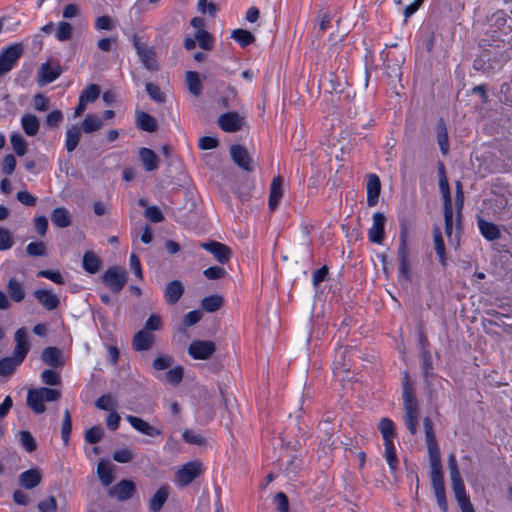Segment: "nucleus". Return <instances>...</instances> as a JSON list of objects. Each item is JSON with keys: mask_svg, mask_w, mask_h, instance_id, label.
Instances as JSON below:
<instances>
[{"mask_svg": "<svg viewBox=\"0 0 512 512\" xmlns=\"http://www.w3.org/2000/svg\"><path fill=\"white\" fill-rule=\"evenodd\" d=\"M135 486L134 483L129 480H122L117 483L111 490V494L114 495L117 499L123 501L129 499L133 492Z\"/></svg>", "mask_w": 512, "mask_h": 512, "instance_id": "nucleus-21", "label": "nucleus"}, {"mask_svg": "<svg viewBox=\"0 0 512 512\" xmlns=\"http://www.w3.org/2000/svg\"><path fill=\"white\" fill-rule=\"evenodd\" d=\"M96 407L101 410L110 411L116 408V400L110 394H105L99 397L95 403Z\"/></svg>", "mask_w": 512, "mask_h": 512, "instance_id": "nucleus-49", "label": "nucleus"}, {"mask_svg": "<svg viewBox=\"0 0 512 512\" xmlns=\"http://www.w3.org/2000/svg\"><path fill=\"white\" fill-rule=\"evenodd\" d=\"M37 301L47 310L51 311L59 306V297L48 289H37L33 292Z\"/></svg>", "mask_w": 512, "mask_h": 512, "instance_id": "nucleus-16", "label": "nucleus"}, {"mask_svg": "<svg viewBox=\"0 0 512 512\" xmlns=\"http://www.w3.org/2000/svg\"><path fill=\"white\" fill-rule=\"evenodd\" d=\"M72 430V421L69 410H65L63 414L62 426H61V437L64 445L69 442L70 434Z\"/></svg>", "mask_w": 512, "mask_h": 512, "instance_id": "nucleus-44", "label": "nucleus"}, {"mask_svg": "<svg viewBox=\"0 0 512 512\" xmlns=\"http://www.w3.org/2000/svg\"><path fill=\"white\" fill-rule=\"evenodd\" d=\"M215 344L211 341L195 340L188 347V354L197 360H206L215 352Z\"/></svg>", "mask_w": 512, "mask_h": 512, "instance_id": "nucleus-10", "label": "nucleus"}, {"mask_svg": "<svg viewBox=\"0 0 512 512\" xmlns=\"http://www.w3.org/2000/svg\"><path fill=\"white\" fill-rule=\"evenodd\" d=\"M478 228L484 238L489 241L496 240L500 238V230L492 222L485 221L483 219L478 220Z\"/></svg>", "mask_w": 512, "mask_h": 512, "instance_id": "nucleus-27", "label": "nucleus"}, {"mask_svg": "<svg viewBox=\"0 0 512 512\" xmlns=\"http://www.w3.org/2000/svg\"><path fill=\"white\" fill-rule=\"evenodd\" d=\"M39 512H56L57 501L53 496H50L38 503Z\"/></svg>", "mask_w": 512, "mask_h": 512, "instance_id": "nucleus-62", "label": "nucleus"}, {"mask_svg": "<svg viewBox=\"0 0 512 512\" xmlns=\"http://www.w3.org/2000/svg\"><path fill=\"white\" fill-rule=\"evenodd\" d=\"M26 252L31 256H44L46 246L43 242H31L27 245Z\"/></svg>", "mask_w": 512, "mask_h": 512, "instance_id": "nucleus-63", "label": "nucleus"}, {"mask_svg": "<svg viewBox=\"0 0 512 512\" xmlns=\"http://www.w3.org/2000/svg\"><path fill=\"white\" fill-rule=\"evenodd\" d=\"M169 496V487L167 485L161 486L149 501V510L151 512H158L163 507Z\"/></svg>", "mask_w": 512, "mask_h": 512, "instance_id": "nucleus-23", "label": "nucleus"}, {"mask_svg": "<svg viewBox=\"0 0 512 512\" xmlns=\"http://www.w3.org/2000/svg\"><path fill=\"white\" fill-rule=\"evenodd\" d=\"M126 420L136 431L146 436L154 437L162 434V431L160 429L150 425L148 422H146L140 417L127 415Z\"/></svg>", "mask_w": 512, "mask_h": 512, "instance_id": "nucleus-13", "label": "nucleus"}, {"mask_svg": "<svg viewBox=\"0 0 512 512\" xmlns=\"http://www.w3.org/2000/svg\"><path fill=\"white\" fill-rule=\"evenodd\" d=\"M103 283L114 293H119L127 282V273L120 267H110L102 275Z\"/></svg>", "mask_w": 512, "mask_h": 512, "instance_id": "nucleus-6", "label": "nucleus"}, {"mask_svg": "<svg viewBox=\"0 0 512 512\" xmlns=\"http://www.w3.org/2000/svg\"><path fill=\"white\" fill-rule=\"evenodd\" d=\"M136 124L143 131L155 132L157 130V123L154 117L143 111L136 112Z\"/></svg>", "mask_w": 512, "mask_h": 512, "instance_id": "nucleus-26", "label": "nucleus"}, {"mask_svg": "<svg viewBox=\"0 0 512 512\" xmlns=\"http://www.w3.org/2000/svg\"><path fill=\"white\" fill-rule=\"evenodd\" d=\"M367 189V205L370 207L378 203V198L381 191L380 179L376 174H370L366 183Z\"/></svg>", "mask_w": 512, "mask_h": 512, "instance_id": "nucleus-17", "label": "nucleus"}, {"mask_svg": "<svg viewBox=\"0 0 512 512\" xmlns=\"http://www.w3.org/2000/svg\"><path fill=\"white\" fill-rule=\"evenodd\" d=\"M97 473L104 486H109L113 482L112 469L109 463L101 460L97 466Z\"/></svg>", "mask_w": 512, "mask_h": 512, "instance_id": "nucleus-40", "label": "nucleus"}, {"mask_svg": "<svg viewBox=\"0 0 512 512\" xmlns=\"http://www.w3.org/2000/svg\"><path fill=\"white\" fill-rule=\"evenodd\" d=\"M437 131V143L443 155H447L449 152V139L446 124L443 120H440L436 126Z\"/></svg>", "mask_w": 512, "mask_h": 512, "instance_id": "nucleus-32", "label": "nucleus"}, {"mask_svg": "<svg viewBox=\"0 0 512 512\" xmlns=\"http://www.w3.org/2000/svg\"><path fill=\"white\" fill-rule=\"evenodd\" d=\"M81 138V129L77 125L69 127L66 131L65 148L68 152L76 149Z\"/></svg>", "mask_w": 512, "mask_h": 512, "instance_id": "nucleus-30", "label": "nucleus"}, {"mask_svg": "<svg viewBox=\"0 0 512 512\" xmlns=\"http://www.w3.org/2000/svg\"><path fill=\"white\" fill-rule=\"evenodd\" d=\"M398 273L401 279L410 281L411 264L410 250L408 247V238L406 228H402L399 235V243L397 248Z\"/></svg>", "mask_w": 512, "mask_h": 512, "instance_id": "nucleus-3", "label": "nucleus"}, {"mask_svg": "<svg viewBox=\"0 0 512 512\" xmlns=\"http://www.w3.org/2000/svg\"><path fill=\"white\" fill-rule=\"evenodd\" d=\"M104 431L99 426H93L85 432V440L91 444L98 443L103 437Z\"/></svg>", "mask_w": 512, "mask_h": 512, "instance_id": "nucleus-56", "label": "nucleus"}, {"mask_svg": "<svg viewBox=\"0 0 512 512\" xmlns=\"http://www.w3.org/2000/svg\"><path fill=\"white\" fill-rule=\"evenodd\" d=\"M21 126L28 136H35L39 131V119L33 114H25L21 118Z\"/></svg>", "mask_w": 512, "mask_h": 512, "instance_id": "nucleus-29", "label": "nucleus"}, {"mask_svg": "<svg viewBox=\"0 0 512 512\" xmlns=\"http://www.w3.org/2000/svg\"><path fill=\"white\" fill-rule=\"evenodd\" d=\"M37 276L49 279L56 284H64L65 283V279L59 271L40 270L37 272Z\"/></svg>", "mask_w": 512, "mask_h": 512, "instance_id": "nucleus-59", "label": "nucleus"}, {"mask_svg": "<svg viewBox=\"0 0 512 512\" xmlns=\"http://www.w3.org/2000/svg\"><path fill=\"white\" fill-rule=\"evenodd\" d=\"M230 154L233 161L243 170L252 171L253 163L247 149L241 145H232Z\"/></svg>", "mask_w": 512, "mask_h": 512, "instance_id": "nucleus-11", "label": "nucleus"}, {"mask_svg": "<svg viewBox=\"0 0 512 512\" xmlns=\"http://www.w3.org/2000/svg\"><path fill=\"white\" fill-rule=\"evenodd\" d=\"M386 216L382 212H375L372 217V225L368 229L370 242L381 245L385 237Z\"/></svg>", "mask_w": 512, "mask_h": 512, "instance_id": "nucleus-8", "label": "nucleus"}, {"mask_svg": "<svg viewBox=\"0 0 512 512\" xmlns=\"http://www.w3.org/2000/svg\"><path fill=\"white\" fill-rule=\"evenodd\" d=\"M427 449L429 453L430 468L441 467V458L438 445H428Z\"/></svg>", "mask_w": 512, "mask_h": 512, "instance_id": "nucleus-58", "label": "nucleus"}, {"mask_svg": "<svg viewBox=\"0 0 512 512\" xmlns=\"http://www.w3.org/2000/svg\"><path fill=\"white\" fill-rule=\"evenodd\" d=\"M21 364L14 357H8L0 360V375L7 376L13 373L17 366Z\"/></svg>", "mask_w": 512, "mask_h": 512, "instance_id": "nucleus-47", "label": "nucleus"}, {"mask_svg": "<svg viewBox=\"0 0 512 512\" xmlns=\"http://www.w3.org/2000/svg\"><path fill=\"white\" fill-rule=\"evenodd\" d=\"M133 457V451L127 448L116 450L113 453V459L119 463H128Z\"/></svg>", "mask_w": 512, "mask_h": 512, "instance_id": "nucleus-64", "label": "nucleus"}, {"mask_svg": "<svg viewBox=\"0 0 512 512\" xmlns=\"http://www.w3.org/2000/svg\"><path fill=\"white\" fill-rule=\"evenodd\" d=\"M7 291L10 298L15 302H21L25 297L24 285L15 278H11L7 284Z\"/></svg>", "mask_w": 512, "mask_h": 512, "instance_id": "nucleus-33", "label": "nucleus"}, {"mask_svg": "<svg viewBox=\"0 0 512 512\" xmlns=\"http://www.w3.org/2000/svg\"><path fill=\"white\" fill-rule=\"evenodd\" d=\"M61 397V391L54 388L40 387L29 389L27 393V405L36 413L42 414L45 410V402H54Z\"/></svg>", "mask_w": 512, "mask_h": 512, "instance_id": "nucleus-2", "label": "nucleus"}, {"mask_svg": "<svg viewBox=\"0 0 512 512\" xmlns=\"http://www.w3.org/2000/svg\"><path fill=\"white\" fill-rule=\"evenodd\" d=\"M139 157L146 171H154L158 168L159 159L153 150L141 148Z\"/></svg>", "mask_w": 512, "mask_h": 512, "instance_id": "nucleus-24", "label": "nucleus"}, {"mask_svg": "<svg viewBox=\"0 0 512 512\" xmlns=\"http://www.w3.org/2000/svg\"><path fill=\"white\" fill-rule=\"evenodd\" d=\"M385 447V458L389 467L394 470L397 466L396 450L393 441L384 443Z\"/></svg>", "mask_w": 512, "mask_h": 512, "instance_id": "nucleus-51", "label": "nucleus"}, {"mask_svg": "<svg viewBox=\"0 0 512 512\" xmlns=\"http://www.w3.org/2000/svg\"><path fill=\"white\" fill-rule=\"evenodd\" d=\"M223 303V299L219 295H211L203 298L201 302V307L206 312H215L217 311Z\"/></svg>", "mask_w": 512, "mask_h": 512, "instance_id": "nucleus-41", "label": "nucleus"}, {"mask_svg": "<svg viewBox=\"0 0 512 512\" xmlns=\"http://www.w3.org/2000/svg\"><path fill=\"white\" fill-rule=\"evenodd\" d=\"M10 142L14 152L18 156H23L27 151V142L20 133H13L10 137Z\"/></svg>", "mask_w": 512, "mask_h": 512, "instance_id": "nucleus-42", "label": "nucleus"}, {"mask_svg": "<svg viewBox=\"0 0 512 512\" xmlns=\"http://www.w3.org/2000/svg\"><path fill=\"white\" fill-rule=\"evenodd\" d=\"M431 483L433 490L445 488L442 467L431 468Z\"/></svg>", "mask_w": 512, "mask_h": 512, "instance_id": "nucleus-60", "label": "nucleus"}, {"mask_svg": "<svg viewBox=\"0 0 512 512\" xmlns=\"http://www.w3.org/2000/svg\"><path fill=\"white\" fill-rule=\"evenodd\" d=\"M200 246H201V248H203L206 251L213 254V256L220 263H225L230 258V255H231L230 249L226 245H224L220 242L210 241V242H206V243H201Z\"/></svg>", "mask_w": 512, "mask_h": 512, "instance_id": "nucleus-14", "label": "nucleus"}, {"mask_svg": "<svg viewBox=\"0 0 512 512\" xmlns=\"http://www.w3.org/2000/svg\"><path fill=\"white\" fill-rule=\"evenodd\" d=\"M347 348L346 347H340L336 350L335 358L333 361V369L336 372L337 370L348 372L350 370L349 363L346 362V354H347Z\"/></svg>", "mask_w": 512, "mask_h": 512, "instance_id": "nucleus-38", "label": "nucleus"}, {"mask_svg": "<svg viewBox=\"0 0 512 512\" xmlns=\"http://www.w3.org/2000/svg\"><path fill=\"white\" fill-rule=\"evenodd\" d=\"M72 30L73 29L70 23L61 21L57 25L55 33L56 38L61 42L68 41L72 37Z\"/></svg>", "mask_w": 512, "mask_h": 512, "instance_id": "nucleus-48", "label": "nucleus"}, {"mask_svg": "<svg viewBox=\"0 0 512 512\" xmlns=\"http://www.w3.org/2000/svg\"><path fill=\"white\" fill-rule=\"evenodd\" d=\"M186 85L191 94L199 96L202 90V83L198 73L193 71L186 72Z\"/></svg>", "mask_w": 512, "mask_h": 512, "instance_id": "nucleus-35", "label": "nucleus"}, {"mask_svg": "<svg viewBox=\"0 0 512 512\" xmlns=\"http://www.w3.org/2000/svg\"><path fill=\"white\" fill-rule=\"evenodd\" d=\"M82 265L86 272L95 274L101 269L102 261L94 252L87 251L83 255Z\"/></svg>", "mask_w": 512, "mask_h": 512, "instance_id": "nucleus-25", "label": "nucleus"}, {"mask_svg": "<svg viewBox=\"0 0 512 512\" xmlns=\"http://www.w3.org/2000/svg\"><path fill=\"white\" fill-rule=\"evenodd\" d=\"M23 54V46L16 43L7 47L0 54V76L8 73L16 65Z\"/></svg>", "mask_w": 512, "mask_h": 512, "instance_id": "nucleus-7", "label": "nucleus"}, {"mask_svg": "<svg viewBox=\"0 0 512 512\" xmlns=\"http://www.w3.org/2000/svg\"><path fill=\"white\" fill-rule=\"evenodd\" d=\"M403 404L405 410L404 421L407 429L412 435L418 430V403L408 383V373L405 372V382L403 383Z\"/></svg>", "mask_w": 512, "mask_h": 512, "instance_id": "nucleus-1", "label": "nucleus"}, {"mask_svg": "<svg viewBox=\"0 0 512 512\" xmlns=\"http://www.w3.org/2000/svg\"><path fill=\"white\" fill-rule=\"evenodd\" d=\"M217 122L224 132L235 133L242 129L244 117L238 112L232 111L220 115Z\"/></svg>", "mask_w": 512, "mask_h": 512, "instance_id": "nucleus-9", "label": "nucleus"}, {"mask_svg": "<svg viewBox=\"0 0 512 512\" xmlns=\"http://www.w3.org/2000/svg\"><path fill=\"white\" fill-rule=\"evenodd\" d=\"M422 357V370H423V376L426 381H429L430 377H434L432 370V358L428 351L424 350L421 354Z\"/></svg>", "mask_w": 512, "mask_h": 512, "instance_id": "nucleus-50", "label": "nucleus"}, {"mask_svg": "<svg viewBox=\"0 0 512 512\" xmlns=\"http://www.w3.org/2000/svg\"><path fill=\"white\" fill-rule=\"evenodd\" d=\"M135 48H136L137 54H138L141 62L143 63V65L148 70H151V71L156 70L157 62L155 59L154 51L150 48L140 45L139 43L135 44Z\"/></svg>", "mask_w": 512, "mask_h": 512, "instance_id": "nucleus-19", "label": "nucleus"}, {"mask_svg": "<svg viewBox=\"0 0 512 512\" xmlns=\"http://www.w3.org/2000/svg\"><path fill=\"white\" fill-rule=\"evenodd\" d=\"M145 217L152 223H160L164 220L161 210L155 205L146 207Z\"/></svg>", "mask_w": 512, "mask_h": 512, "instance_id": "nucleus-57", "label": "nucleus"}, {"mask_svg": "<svg viewBox=\"0 0 512 512\" xmlns=\"http://www.w3.org/2000/svg\"><path fill=\"white\" fill-rule=\"evenodd\" d=\"M153 343H154V336L145 330L138 331L134 335L133 340H132L133 348L136 351L149 350L152 347Z\"/></svg>", "mask_w": 512, "mask_h": 512, "instance_id": "nucleus-18", "label": "nucleus"}, {"mask_svg": "<svg viewBox=\"0 0 512 512\" xmlns=\"http://www.w3.org/2000/svg\"><path fill=\"white\" fill-rule=\"evenodd\" d=\"M41 380L43 383L50 385V386H56L61 383V377L60 374L54 370H44L41 374Z\"/></svg>", "mask_w": 512, "mask_h": 512, "instance_id": "nucleus-52", "label": "nucleus"}, {"mask_svg": "<svg viewBox=\"0 0 512 512\" xmlns=\"http://www.w3.org/2000/svg\"><path fill=\"white\" fill-rule=\"evenodd\" d=\"M43 475L40 469L32 468L26 470L19 475V484L27 490L34 489L42 481Z\"/></svg>", "mask_w": 512, "mask_h": 512, "instance_id": "nucleus-12", "label": "nucleus"}, {"mask_svg": "<svg viewBox=\"0 0 512 512\" xmlns=\"http://www.w3.org/2000/svg\"><path fill=\"white\" fill-rule=\"evenodd\" d=\"M231 37L238 42L242 47H246L253 43L255 37L253 34L244 29H236L232 32Z\"/></svg>", "mask_w": 512, "mask_h": 512, "instance_id": "nucleus-43", "label": "nucleus"}, {"mask_svg": "<svg viewBox=\"0 0 512 512\" xmlns=\"http://www.w3.org/2000/svg\"><path fill=\"white\" fill-rule=\"evenodd\" d=\"M15 342L16 345L12 357H14L15 359H17V361H20L22 363L29 351L27 334L24 328H20L16 331Z\"/></svg>", "mask_w": 512, "mask_h": 512, "instance_id": "nucleus-15", "label": "nucleus"}, {"mask_svg": "<svg viewBox=\"0 0 512 512\" xmlns=\"http://www.w3.org/2000/svg\"><path fill=\"white\" fill-rule=\"evenodd\" d=\"M183 378V368L181 366H176L170 369L166 375L165 379L172 385H178Z\"/></svg>", "mask_w": 512, "mask_h": 512, "instance_id": "nucleus-54", "label": "nucleus"}, {"mask_svg": "<svg viewBox=\"0 0 512 512\" xmlns=\"http://www.w3.org/2000/svg\"><path fill=\"white\" fill-rule=\"evenodd\" d=\"M433 240H434V248L439 256L440 263L444 266L446 263L445 257V244L442 238L441 231L438 227H435L433 230Z\"/></svg>", "mask_w": 512, "mask_h": 512, "instance_id": "nucleus-39", "label": "nucleus"}, {"mask_svg": "<svg viewBox=\"0 0 512 512\" xmlns=\"http://www.w3.org/2000/svg\"><path fill=\"white\" fill-rule=\"evenodd\" d=\"M184 293V287L178 280L171 281L167 284L164 291V298L168 304H175Z\"/></svg>", "mask_w": 512, "mask_h": 512, "instance_id": "nucleus-20", "label": "nucleus"}, {"mask_svg": "<svg viewBox=\"0 0 512 512\" xmlns=\"http://www.w3.org/2000/svg\"><path fill=\"white\" fill-rule=\"evenodd\" d=\"M100 95V88L96 84H90L86 87L85 90L80 94V98L82 101H85L87 104L95 102Z\"/></svg>", "mask_w": 512, "mask_h": 512, "instance_id": "nucleus-46", "label": "nucleus"}, {"mask_svg": "<svg viewBox=\"0 0 512 512\" xmlns=\"http://www.w3.org/2000/svg\"><path fill=\"white\" fill-rule=\"evenodd\" d=\"M378 429L382 435L384 443L392 442L395 438V425L389 418H381L378 424Z\"/></svg>", "mask_w": 512, "mask_h": 512, "instance_id": "nucleus-31", "label": "nucleus"}, {"mask_svg": "<svg viewBox=\"0 0 512 512\" xmlns=\"http://www.w3.org/2000/svg\"><path fill=\"white\" fill-rule=\"evenodd\" d=\"M448 467L450 471L452 489L458 504L469 501V498L466 496L465 486L458 469L456 456L454 454H450L448 457Z\"/></svg>", "mask_w": 512, "mask_h": 512, "instance_id": "nucleus-4", "label": "nucleus"}, {"mask_svg": "<svg viewBox=\"0 0 512 512\" xmlns=\"http://www.w3.org/2000/svg\"><path fill=\"white\" fill-rule=\"evenodd\" d=\"M203 473V465L199 461L185 463L175 474V484L178 487L189 485Z\"/></svg>", "mask_w": 512, "mask_h": 512, "instance_id": "nucleus-5", "label": "nucleus"}, {"mask_svg": "<svg viewBox=\"0 0 512 512\" xmlns=\"http://www.w3.org/2000/svg\"><path fill=\"white\" fill-rule=\"evenodd\" d=\"M60 75L57 68L51 67L49 64H42L39 70L40 82L42 84H48L56 80Z\"/></svg>", "mask_w": 512, "mask_h": 512, "instance_id": "nucleus-37", "label": "nucleus"}, {"mask_svg": "<svg viewBox=\"0 0 512 512\" xmlns=\"http://www.w3.org/2000/svg\"><path fill=\"white\" fill-rule=\"evenodd\" d=\"M42 360L45 364L52 367H59L62 365L60 352L55 347H47L42 352Z\"/></svg>", "mask_w": 512, "mask_h": 512, "instance_id": "nucleus-34", "label": "nucleus"}, {"mask_svg": "<svg viewBox=\"0 0 512 512\" xmlns=\"http://www.w3.org/2000/svg\"><path fill=\"white\" fill-rule=\"evenodd\" d=\"M282 184L283 180L280 176L273 178L269 196V207L271 210L276 209V207L281 201V198L283 196Z\"/></svg>", "mask_w": 512, "mask_h": 512, "instance_id": "nucleus-22", "label": "nucleus"}, {"mask_svg": "<svg viewBox=\"0 0 512 512\" xmlns=\"http://www.w3.org/2000/svg\"><path fill=\"white\" fill-rule=\"evenodd\" d=\"M161 326H162L161 317L157 314H152L146 320L143 330H145L147 332L158 331L161 329Z\"/></svg>", "mask_w": 512, "mask_h": 512, "instance_id": "nucleus-61", "label": "nucleus"}, {"mask_svg": "<svg viewBox=\"0 0 512 512\" xmlns=\"http://www.w3.org/2000/svg\"><path fill=\"white\" fill-rule=\"evenodd\" d=\"M196 41L199 43V46L204 50H210L212 48V38L211 35L205 30H197L195 34Z\"/></svg>", "mask_w": 512, "mask_h": 512, "instance_id": "nucleus-53", "label": "nucleus"}, {"mask_svg": "<svg viewBox=\"0 0 512 512\" xmlns=\"http://www.w3.org/2000/svg\"><path fill=\"white\" fill-rule=\"evenodd\" d=\"M446 194H448V191H446ZM446 198H448V195H446ZM444 220L445 232L450 236L453 230V208L452 202L449 199H446V205L444 207Z\"/></svg>", "mask_w": 512, "mask_h": 512, "instance_id": "nucleus-45", "label": "nucleus"}, {"mask_svg": "<svg viewBox=\"0 0 512 512\" xmlns=\"http://www.w3.org/2000/svg\"><path fill=\"white\" fill-rule=\"evenodd\" d=\"M52 223L59 228H66L71 224V217L64 207H57L51 213Z\"/></svg>", "mask_w": 512, "mask_h": 512, "instance_id": "nucleus-28", "label": "nucleus"}, {"mask_svg": "<svg viewBox=\"0 0 512 512\" xmlns=\"http://www.w3.org/2000/svg\"><path fill=\"white\" fill-rule=\"evenodd\" d=\"M103 126V122L100 117L94 114H87L82 122L83 132L89 134L98 131Z\"/></svg>", "mask_w": 512, "mask_h": 512, "instance_id": "nucleus-36", "label": "nucleus"}, {"mask_svg": "<svg viewBox=\"0 0 512 512\" xmlns=\"http://www.w3.org/2000/svg\"><path fill=\"white\" fill-rule=\"evenodd\" d=\"M19 439L22 446L28 451L32 452L36 449V442L32 434L28 431L19 432Z\"/></svg>", "mask_w": 512, "mask_h": 512, "instance_id": "nucleus-55", "label": "nucleus"}]
</instances>
